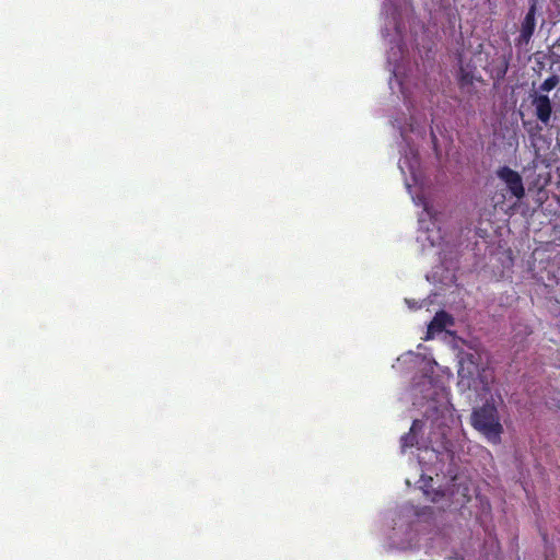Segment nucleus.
Returning <instances> with one entry per match:
<instances>
[{
    "instance_id": "0eeeda50",
    "label": "nucleus",
    "mask_w": 560,
    "mask_h": 560,
    "mask_svg": "<svg viewBox=\"0 0 560 560\" xmlns=\"http://www.w3.org/2000/svg\"><path fill=\"white\" fill-rule=\"evenodd\" d=\"M422 423L420 420H415L408 433L401 436V448L406 450L417 444L416 431L421 428Z\"/></svg>"
},
{
    "instance_id": "1a4fd4ad",
    "label": "nucleus",
    "mask_w": 560,
    "mask_h": 560,
    "mask_svg": "<svg viewBox=\"0 0 560 560\" xmlns=\"http://www.w3.org/2000/svg\"><path fill=\"white\" fill-rule=\"evenodd\" d=\"M559 81L560 78L557 74H552L540 84L539 90L548 93L559 84Z\"/></svg>"
},
{
    "instance_id": "9d476101",
    "label": "nucleus",
    "mask_w": 560,
    "mask_h": 560,
    "mask_svg": "<svg viewBox=\"0 0 560 560\" xmlns=\"http://www.w3.org/2000/svg\"><path fill=\"white\" fill-rule=\"evenodd\" d=\"M508 67H509V63L506 60H504L502 67L500 69H497V78L498 79H503L508 72Z\"/></svg>"
},
{
    "instance_id": "f257e3e1",
    "label": "nucleus",
    "mask_w": 560,
    "mask_h": 560,
    "mask_svg": "<svg viewBox=\"0 0 560 560\" xmlns=\"http://www.w3.org/2000/svg\"><path fill=\"white\" fill-rule=\"evenodd\" d=\"M459 385L475 392H490L494 381L493 371L480 366L479 355L466 353L462 357L458 369Z\"/></svg>"
},
{
    "instance_id": "39448f33",
    "label": "nucleus",
    "mask_w": 560,
    "mask_h": 560,
    "mask_svg": "<svg viewBox=\"0 0 560 560\" xmlns=\"http://www.w3.org/2000/svg\"><path fill=\"white\" fill-rule=\"evenodd\" d=\"M532 105L535 107L537 119L548 125L552 115V104L549 96L546 94H535L532 98Z\"/></svg>"
},
{
    "instance_id": "f03ea898",
    "label": "nucleus",
    "mask_w": 560,
    "mask_h": 560,
    "mask_svg": "<svg viewBox=\"0 0 560 560\" xmlns=\"http://www.w3.org/2000/svg\"><path fill=\"white\" fill-rule=\"evenodd\" d=\"M470 423L472 428L481 433L489 442L493 444L500 443L503 425L492 399L486 400L482 406L472 410Z\"/></svg>"
},
{
    "instance_id": "423d86ee",
    "label": "nucleus",
    "mask_w": 560,
    "mask_h": 560,
    "mask_svg": "<svg viewBox=\"0 0 560 560\" xmlns=\"http://www.w3.org/2000/svg\"><path fill=\"white\" fill-rule=\"evenodd\" d=\"M453 324L452 316L445 311L438 312L431 323L428 326V334L431 332H441L443 331L447 325Z\"/></svg>"
},
{
    "instance_id": "20e7f679",
    "label": "nucleus",
    "mask_w": 560,
    "mask_h": 560,
    "mask_svg": "<svg viewBox=\"0 0 560 560\" xmlns=\"http://www.w3.org/2000/svg\"><path fill=\"white\" fill-rule=\"evenodd\" d=\"M497 176L506 185L508 190L513 197L518 200L525 197L523 179L518 172L504 165L497 170Z\"/></svg>"
},
{
    "instance_id": "6e6552de",
    "label": "nucleus",
    "mask_w": 560,
    "mask_h": 560,
    "mask_svg": "<svg viewBox=\"0 0 560 560\" xmlns=\"http://www.w3.org/2000/svg\"><path fill=\"white\" fill-rule=\"evenodd\" d=\"M474 83L472 72L465 69L463 66L459 68L458 72V84L460 88L471 85Z\"/></svg>"
},
{
    "instance_id": "7ed1b4c3",
    "label": "nucleus",
    "mask_w": 560,
    "mask_h": 560,
    "mask_svg": "<svg viewBox=\"0 0 560 560\" xmlns=\"http://www.w3.org/2000/svg\"><path fill=\"white\" fill-rule=\"evenodd\" d=\"M538 0H529V7L521 19L518 34L514 38V46L520 50H527V47L537 27Z\"/></svg>"
}]
</instances>
